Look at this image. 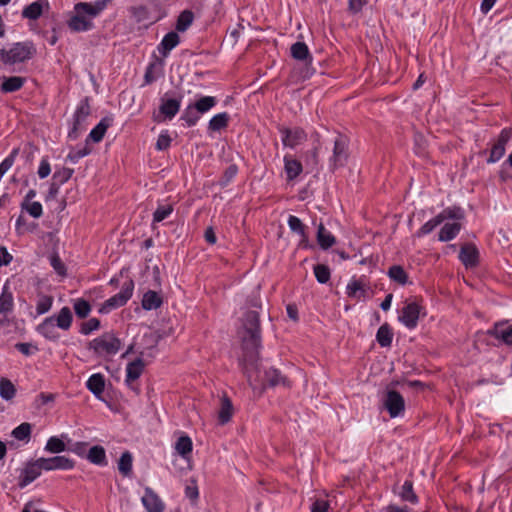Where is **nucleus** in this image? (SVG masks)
Segmentation results:
<instances>
[{"mask_svg": "<svg viewBox=\"0 0 512 512\" xmlns=\"http://www.w3.org/2000/svg\"><path fill=\"white\" fill-rule=\"evenodd\" d=\"M109 3L110 0H96L94 2H79L75 4L73 14L68 21V27L75 32L93 29V20L107 8Z\"/></svg>", "mask_w": 512, "mask_h": 512, "instance_id": "f257e3e1", "label": "nucleus"}, {"mask_svg": "<svg viewBox=\"0 0 512 512\" xmlns=\"http://www.w3.org/2000/svg\"><path fill=\"white\" fill-rule=\"evenodd\" d=\"M243 328V348L247 353V357L253 360L260 347L259 316L255 311L246 314Z\"/></svg>", "mask_w": 512, "mask_h": 512, "instance_id": "f03ea898", "label": "nucleus"}, {"mask_svg": "<svg viewBox=\"0 0 512 512\" xmlns=\"http://www.w3.org/2000/svg\"><path fill=\"white\" fill-rule=\"evenodd\" d=\"M35 48L30 42H18L8 49H0V62L4 65H14L30 59Z\"/></svg>", "mask_w": 512, "mask_h": 512, "instance_id": "7ed1b4c3", "label": "nucleus"}, {"mask_svg": "<svg viewBox=\"0 0 512 512\" xmlns=\"http://www.w3.org/2000/svg\"><path fill=\"white\" fill-rule=\"evenodd\" d=\"M88 347L97 356L108 358L119 352L121 348V341L112 333H104L91 340Z\"/></svg>", "mask_w": 512, "mask_h": 512, "instance_id": "20e7f679", "label": "nucleus"}, {"mask_svg": "<svg viewBox=\"0 0 512 512\" xmlns=\"http://www.w3.org/2000/svg\"><path fill=\"white\" fill-rule=\"evenodd\" d=\"M463 218L460 209H445L433 219L427 221L416 233L417 237H422L432 232L438 225L443 223L446 219L460 220Z\"/></svg>", "mask_w": 512, "mask_h": 512, "instance_id": "39448f33", "label": "nucleus"}, {"mask_svg": "<svg viewBox=\"0 0 512 512\" xmlns=\"http://www.w3.org/2000/svg\"><path fill=\"white\" fill-rule=\"evenodd\" d=\"M133 282L129 281L124 284L119 293L106 300L100 308L101 313H109L113 309L123 306L132 296Z\"/></svg>", "mask_w": 512, "mask_h": 512, "instance_id": "423d86ee", "label": "nucleus"}, {"mask_svg": "<svg viewBox=\"0 0 512 512\" xmlns=\"http://www.w3.org/2000/svg\"><path fill=\"white\" fill-rule=\"evenodd\" d=\"M383 406L391 418L400 417L405 411L404 398L394 390H388L383 397Z\"/></svg>", "mask_w": 512, "mask_h": 512, "instance_id": "0eeeda50", "label": "nucleus"}, {"mask_svg": "<svg viewBox=\"0 0 512 512\" xmlns=\"http://www.w3.org/2000/svg\"><path fill=\"white\" fill-rule=\"evenodd\" d=\"M38 459L44 471L70 470L75 466L74 461L66 456L41 457Z\"/></svg>", "mask_w": 512, "mask_h": 512, "instance_id": "6e6552de", "label": "nucleus"}, {"mask_svg": "<svg viewBox=\"0 0 512 512\" xmlns=\"http://www.w3.org/2000/svg\"><path fill=\"white\" fill-rule=\"evenodd\" d=\"M421 307L416 302H407L399 315V321L407 328L413 329L417 326Z\"/></svg>", "mask_w": 512, "mask_h": 512, "instance_id": "1a4fd4ad", "label": "nucleus"}, {"mask_svg": "<svg viewBox=\"0 0 512 512\" xmlns=\"http://www.w3.org/2000/svg\"><path fill=\"white\" fill-rule=\"evenodd\" d=\"M39 459L28 462L22 469L19 475V487L24 488L37 479L42 472Z\"/></svg>", "mask_w": 512, "mask_h": 512, "instance_id": "9d476101", "label": "nucleus"}, {"mask_svg": "<svg viewBox=\"0 0 512 512\" xmlns=\"http://www.w3.org/2000/svg\"><path fill=\"white\" fill-rule=\"evenodd\" d=\"M281 141L285 147L291 149L302 144L306 140V133L300 128H281Z\"/></svg>", "mask_w": 512, "mask_h": 512, "instance_id": "9b49d317", "label": "nucleus"}, {"mask_svg": "<svg viewBox=\"0 0 512 512\" xmlns=\"http://www.w3.org/2000/svg\"><path fill=\"white\" fill-rule=\"evenodd\" d=\"M512 136V130L511 129H503L497 139V141L493 144L490 156L487 160L488 163H495L499 161L503 155L505 154V146L507 142L510 140Z\"/></svg>", "mask_w": 512, "mask_h": 512, "instance_id": "f8f14e48", "label": "nucleus"}, {"mask_svg": "<svg viewBox=\"0 0 512 512\" xmlns=\"http://www.w3.org/2000/svg\"><path fill=\"white\" fill-rule=\"evenodd\" d=\"M141 502L147 512H164L165 504L150 487H145Z\"/></svg>", "mask_w": 512, "mask_h": 512, "instance_id": "ddd939ff", "label": "nucleus"}, {"mask_svg": "<svg viewBox=\"0 0 512 512\" xmlns=\"http://www.w3.org/2000/svg\"><path fill=\"white\" fill-rule=\"evenodd\" d=\"M143 370L144 362L140 358L127 364L125 382L131 389H134L133 383L141 376Z\"/></svg>", "mask_w": 512, "mask_h": 512, "instance_id": "4468645a", "label": "nucleus"}, {"mask_svg": "<svg viewBox=\"0 0 512 512\" xmlns=\"http://www.w3.org/2000/svg\"><path fill=\"white\" fill-rule=\"evenodd\" d=\"M48 8L49 3L46 0H38L26 6L22 11V16L30 20H36L42 15L43 10Z\"/></svg>", "mask_w": 512, "mask_h": 512, "instance_id": "2eb2a0df", "label": "nucleus"}, {"mask_svg": "<svg viewBox=\"0 0 512 512\" xmlns=\"http://www.w3.org/2000/svg\"><path fill=\"white\" fill-rule=\"evenodd\" d=\"M14 308V298L8 283H5L0 295V316L10 315Z\"/></svg>", "mask_w": 512, "mask_h": 512, "instance_id": "dca6fc26", "label": "nucleus"}, {"mask_svg": "<svg viewBox=\"0 0 512 512\" xmlns=\"http://www.w3.org/2000/svg\"><path fill=\"white\" fill-rule=\"evenodd\" d=\"M58 328L54 319L50 317L45 318L36 328L37 332L48 340H57L59 334L56 330Z\"/></svg>", "mask_w": 512, "mask_h": 512, "instance_id": "f3484780", "label": "nucleus"}, {"mask_svg": "<svg viewBox=\"0 0 512 512\" xmlns=\"http://www.w3.org/2000/svg\"><path fill=\"white\" fill-rule=\"evenodd\" d=\"M284 170L287 180L291 181L301 174L303 167L301 162L293 156L286 155L284 156Z\"/></svg>", "mask_w": 512, "mask_h": 512, "instance_id": "a211bd4d", "label": "nucleus"}, {"mask_svg": "<svg viewBox=\"0 0 512 512\" xmlns=\"http://www.w3.org/2000/svg\"><path fill=\"white\" fill-rule=\"evenodd\" d=\"M346 148V139L342 136L337 137L334 142L333 156L331 158L334 166L343 164L344 160L346 159Z\"/></svg>", "mask_w": 512, "mask_h": 512, "instance_id": "6ab92c4d", "label": "nucleus"}, {"mask_svg": "<svg viewBox=\"0 0 512 512\" xmlns=\"http://www.w3.org/2000/svg\"><path fill=\"white\" fill-rule=\"evenodd\" d=\"M66 439H68L66 434H62L61 436H52L47 440L44 450L51 454L64 452L66 450Z\"/></svg>", "mask_w": 512, "mask_h": 512, "instance_id": "aec40b11", "label": "nucleus"}, {"mask_svg": "<svg viewBox=\"0 0 512 512\" xmlns=\"http://www.w3.org/2000/svg\"><path fill=\"white\" fill-rule=\"evenodd\" d=\"M54 319L56 326L62 330L70 329L73 321V315L68 307H63L58 314L50 317Z\"/></svg>", "mask_w": 512, "mask_h": 512, "instance_id": "412c9836", "label": "nucleus"}, {"mask_svg": "<svg viewBox=\"0 0 512 512\" xmlns=\"http://www.w3.org/2000/svg\"><path fill=\"white\" fill-rule=\"evenodd\" d=\"M492 334L504 343L512 345V323L503 322L495 325Z\"/></svg>", "mask_w": 512, "mask_h": 512, "instance_id": "4be33fe9", "label": "nucleus"}, {"mask_svg": "<svg viewBox=\"0 0 512 512\" xmlns=\"http://www.w3.org/2000/svg\"><path fill=\"white\" fill-rule=\"evenodd\" d=\"M461 230V224L458 221L447 222L439 232V240L442 242L454 239Z\"/></svg>", "mask_w": 512, "mask_h": 512, "instance_id": "5701e85b", "label": "nucleus"}, {"mask_svg": "<svg viewBox=\"0 0 512 512\" xmlns=\"http://www.w3.org/2000/svg\"><path fill=\"white\" fill-rule=\"evenodd\" d=\"M87 388L97 397H99L105 388L104 376L100 373L92 374L87 380Z\"/></svg>", "mask_w": 512, "mask_h": 512, "instance_id": "b1692460", "label": "nucleus"}, {"mask_svg": "<svg viewBox=\"0 0 512 512\" xmlns=\"http://www.w3.org/2000/svg\"><path fill=\"white\" fill-rule=\"evenodd\" d=\"M366 286L359 280H351L346 287V293L349 297L361 300L366 296Z\"/></svg>", "mask_w": 512, "mask_h": 512, "instance_id": "393cba45", "label": "nucleus"}, {"mask_svg": "<svg viewBox=\"0 0 512 512\" xmlns=\"http://www.w3.org/2000/svg\"><path fill=\"white\" fill-rule=\"evenodd\" d=\"M459 258L466 267L474 266L477 263L478 250L472 245H465L460 251Z\"/></svg>", "mask_w": 512, "mask_h": 512, "instance_id": "a878e982", "label": "nucleus"}, {"mask_svg": "<svg viewBox=\"0 0 512 512\" xmlns=\"http://www.w3.org/2000/svg\"><path fill=\"white\" fill-rule=\"evenodd\" d=\"M317 241L322 249H328L336 242L335 237L324 227L323 224H319L318 226Z\"/></svg>", "mask_w": 512, "mask_h": 512, "instance_id": "bb28decb", "label": "nucleus"}, {"mask_svg": "<svg viewBox=\"0 0 512 512\" xmlns=\"http://www.w3.org/2000/svg\"><path fill=\"white\" fill-rule=\"evenodd\" d=\"M178 43H179L178 34L175 32H170L163 37V39L158 47L159 52L161 54H163L164 56H167V54L178 45Z\"/></svg>", "mask_w": 512, "mask_h": 512, "instance_id": "cd10ccee", "label": "nucleus"}, {"mask_svg": "<svg viewBox=\"0 0 512 512\" xmlns=\"http://www.w3.org/2000/svg\"><path fill=\"white\" fill-rule=\"evenodd\" d=\"M87 459L96 465L105 466L107 464L106 452L102 446H93L90 448Z\"/></svg>", "mask_w": 512, "mask_h": 512, "instance_id": "c85d7f7f", "label": "nucleus"}, {"mask_svg": "<svg viewBox=\"0 0 512 512\" xmlns=\"http://www.w3.org/2000/svg\"><path fill=\"white\" fill-rule=\"evenodd\" d=\"M193 448L192 440L189 436L183 435L175 443L176 452L184 459L188 458Z\"/></svg>", "mask_w": 512, "mask_h": 512, "instance_id": "c756f323", "label": "nucleus"}, {"mask_svg": "<svg viewBox=\"0 0 512 512\" xmlns=\"http://www.w3.org/2000/svg\"><path fill=\"white\" fill-rule=\"evenodd\" d=\"M265 378L270 386H289V381L277 369H268L265 372Z\"/></svg>", "mask_w": 512, "mask_h": 512, "instance_id": "7c9ffc66", "label": "nucleus"}, {"mask_svg": "<svg viewBox=\"0 0 512 512\" xmlns=\"http://www.w3.org/2000/svg\"><path fill=\"white\" fill-rule=\"evenodd\" d=\"M25 78L20 76H12L3 79L1 90L6 93L15 92L22 88Z\"/></svg>", "mask_w": 512, "mask_h": 512, "instance_id": "2f4dec72", "label": "nucleus"}, {"mask_svg": "<svg viewBox=\"0 0 512 512\" xmlns=\"http://www.w3.org/2000/svg\"><path fill=\"white\" fill-rule=\"evenodd\" d=\"M180 101L177 99H166L162 101L160 112L168 119H172L180 109Z\"/></svg>", "mask_w": 512, "mask_h": 512, "instance_id": "473e14b6", "label": "nucleus"}, {"mask_svg": "<svg viewBox=\"0 0 512 512\" xmlns=\"http://www.w3.org/2000/svg\"><path fill=\"white\" fill-rule=\"evenodd\" d=\"M162 304L161 296L155 291H148L143 295L142 307L145 310L157 309Z\"/></svg>", "mask_w": 512, "mask_h": 512, "instance_id": "72a5a7b5", "label": "nucleus"}, {"mask_svg": "<svg viewBox=\"0 0 512 512\" xmlns=\"http://www.w3.org/2000/svg\"><path fill=\"white\" fill-rule=\"evenodd\" d=\"M291 55L299 61L312 60L308 46L304 42H296L291 46Z\"/></svg>", "mask_w": 512, "mask_h": 512, "instance_id": "f704fd0d", "label": "nucleus"}, {"mask_svg": "<svg viewBox=\"0 0 512 512\" xmlns=\"http://www.w3.org/2000/svg\"><path fill=\"white\" fill-rule=\"evenodd\" d=\"M20 207L22 212H26L35 219L43 215V207L39 201L21 202Z\"/></svg>", "mask_w": 512, "mask_h": 512, "instance_id": "c9c22d12", "label": "nucleus"}, {"mask_svg": "<svg viewBox=\"0 0 512 512\" xmlns=\"http://www.w3.org/2000/svg\"><path fill=\"white\" fill-rule=\"evenodd\" d=\"M16 395L15 385L7 378L0 380V397L5 401H11Z\"/></svg>", "mask_w": 512, "mask_h": 512, "instance_id": "e433bc0d", "label": "nucleus"}, {"mask_svg": "<svg viewBox=\"0 0 512 512\" xmlns=\"http://www.w3.org/2000/svg\"><path fill=\"white\" fill-rule=\"evenodd\" d=\"M288 226L291 231L301 236V243L307 245L308 239L305 233V227L301 220L296 216L290 215L288 218Z\"/></svg>", "mask_w": 512, "mask_h": 512, "instance_id": "4c0bfd02", "label": "nucleus"}, {"mask_svg": "<svg viewBox=\"0 0 512 512\" xmlns=\"http://www.w3.org/2000/svg\"><path fill=\"white\" fill-rule=\"evenodd\" d=\"M233 415V406L231 401L227 397H223L221 400V407L218 412V420L221 424L227 423Z\"/></svg>", "mask_w": 512, "mask_h": 512, "instance_id": "58836bf2", "label": "nucleus"}, {"mask_svg": "<svg viewBox=\"0 0 512 512\" xmlns=\"http://www.w3.org/2000/svg\"><path fill=\"white\" fill-rule=\"evenodd\" d=\"M217 104V99L213 96H203L192 105L202 115L211 110Z\"/></svg>", "mask_w": 512, "mask_h": 512, "instance_id": "ea45409f", "label": "nucleus"}, {"mask_svg": "<svg viewBox=\"0 0 512 512\" xmlns=\"http://www.w3.org/2000/svg\"><path fill=\"white\" fill-rule=\"evenodd\" d=\"M376 339L382 347H388L391 345L393 333L387 324L380 326L376 334Z\"/></svg>", "mask_w": 512, "mask_h": 512, "instance_id": "a19ab883", "label": "nucleus"}, {"mask_svg": "<svg viewBox=\"0 0 512 512\" xmlns=\"http://www.w3.org/2000/svg\"><path fill=\"white\" fill-rule=\"evenodd\" d=\"M201 114L194 108L192 104H189L183 111L181 119L185 121L188 127L194 126L200 119Z\"/></svg>", "mask_w": 512, "mask_h": 512, "instance_id": "79ce46f5", "label": "nucleus"}, {"mask_svg": "<svg viewBox=\"0 0 512 512\" xmlns=\"http://www.w3.org/2000/svg\"><path fill=\"white\" fill-rule=\"evenodd\" d=\"M108 127H109V123L107 122V120H105V119L101 120L91 130V132L89 133L88 138L91 139L95 143L100 142L103 139V137H104Z\"/></svg>", "mask_w": 512, "mask_h": 512, "instance_id": "37998d69", "label": "nucleus"}, {"mask_svg": "<svg viewBox=\"0 0 512 512\" xmlns=\"http://www.w3.org/2000/svg\"><path fill=\"white\" fill-rule=\"evenodd\" d=\"M229 115L226 112L214 115L209 121V129L212 131H219L225 128L228 124Z\"/></svg>", "mask_w": 512, "mask_h": 512, "instance_id": "c03bdc74", "label": "nucleus"}, {"mask_svg": "<svg viewBox=\"0 0 512 512\" xmlns=\"http://www.w3.org/2000/svg\"><path fill=\"white\" fill-rule=\"evenodd\" d=\"M388 275L393 281L397 282L400 285H405L408 283V275L405 272V270L399 265H394L390 267Z\"/></svg>", "mask_w": 512, "mask_h": 512, "instance_id": "a18cd8bd", "label": "nucleus"}, {"mask_svg": "<svg viewBox=\"0 0 512 512\" xmlns=\"http://www.w3.org/2000/svg\"><path fill=\"white\" fill-rule=\"evenodd\" d=\"M399 496L403 501H407L410 503H416L417 502V496L415 495L413 491L412 482L405 481L401 487V490L399 492Z\"/></svg>", "mask_w": 512, "mask_h": 512, "instance_id": "49530a36", "label": "nucleus"}, {"mask_svg": "<svg viewBox=\"0 0 512 512\" xmlns=\"http://www.w3.org/2000/svg\"><path fill=\"white\" fill-rule=\"evenodd\" d=\"M73 308L79 318H85L91 312L90 304L81 298L74 300Z\"/></svg>", "mask_w": 512, "mask_h": 512, "instance_id": "de8ad7c7", "label": "nucleus"}, {"mask_svg": "<svg viewBox=\"0 0 512 512\" xmlns=\"http://www.w3.org/2000/svg\"><path fill=\"white\" fill-rule=\"evenodd\" d=\"M90 114V106L87 101V99L82 100L80 104L78 105L74 117H75V124L79 125L81 124L86 117Z\"/></svg>", "mask_w": 512, "mask_h": 512, "instance_id": "09e8293b", "label": "nucleus"}, {"mask_svg": "<svg viewBox=\"0 0 512 512\" xmlns=\"http://www.w3.org/2000/svg\"><path fill=\"white\" fill-rule=\"evenodd\" d=\"M193 22V13L191 11H183L177 20L176 29L180 32H184Z\"/></svg>", "mask_w": 512, "mask_h": 512, "instance_id": "8fccbe9b", "label": "nucleus"}, {"mask_svg": "<svg viewBox=\"0 0 512 512\" xmlns=\"http://www.w3.org/2000/svg\"><path fill=\"white\" fill-rule=\"evenodd\" d=\"M31 434V425L29 423H22L12 431V436L17 440L28 441Z\"/></svg>", "mask_w": 512, "mask_h": 512, "instance_id": "3c124183", "label": "nucleus"}, {"mask_svg": "<svg viewBox=\"0 0 512 512\" xmlns=\"http://www.w3.org/2000/svg\"><path fill=\"white\" fill-rule=\"evenodd\" d=\"M119 471L127 476L132 470V455L129 452H124L118 462Z\"/></svg>", "mask_w": 512, "mask_h": 512, "instance_id": "603ef678", "label": "nucleus"}, {"mask_svg": "<svg viewBox=\"0 0 512 512\" xmlns=\"http://www.w3.org/2000/svg\"><path fill=\"white\" fill-rule=\"evenodd\" d=\"M173 211V207L170 204L160 205L153 214V222L159 223L166 219Z\"/></svg>", "mask_w": 512, "mask_h": 512, "instance_id": "864d4df0", "label": "nucleus"}, {"mask_svg": "<svg viewBox=\"0 0 512 512\" xmlns=\"http://www.w3.org/2000/svg\"><path fill=\"white\" fill-rule=\"evenodd\" d=\"M17 154L18 149H13L12 152L0 163V180L6 174V172L13 166Z\"/></svg>", "mask_w": 512, "mask_h": 512, "instance_id": "5fc2aeb1", "label": "nucleus"}, {"mask_svg": "<svg viewBox=\"0 0 512 512\" xmlns=\"http://www.w3.org/2000/svg\"><path fill=\"white\" fill-rule=\"evenodd\" d=\"M314 274L319 283H326L330 279V270L327 266L318 264L314 267Z\"/></svg>", "mask_w": 512, "mask_h": 512, "instance_id": "6e6d98bb", "label": "nucleus"}, {"mask_svg": "<svg viewBox=\"0 0 512 512\" xmlns=\"http://www.w3.org/2000/svg\"><path fill=\"white\" fill-rule=\"evenodd\" d=\"M53 299L50 296H42L39 298L37 305H36V311L38 315H42L46 312H48L52 307Z\"/></svg>", "mask_w": 512, "mask_h": 512, "instance_id": "4d7b16f0", "label": "nucleus"}, {"mask_svg": "<svg viewBox=\"0 0 512 512\" xmlns=\"http://www.w3.org/2000/svg\"><path fill=\"white\" fill-rule=\"evenodd\" d=\"M15 348L25 356H31L38 352V347L32 343H17Z\"/></svg>", "mask_w": 512, "mask_h": 512, "instance_id": "13d9d810", "label": "nucleus"}, {"mask_svg": "<svg viewBox=\"0 0 512 512\" xmlns=\"http://www.w3.org/2000/svg\"><path fill=\"white\" fill-rule=\"evenodd\" d=\"M99 326H100L99 320L96 319V318H91V319H89L88 321H86L85 323L82 324L80 332L83 335H88L91 332L97 330L99 328Z\"/></svg>", "mask_w": 512, "mask_h": 512, "instance_id": "bf43d9fd", "label": "nucleus"}, {"mask_svg": "<svg viewBox=\"0 0 512 512\" xmlns=\"http://www.w3.org/2000/svg\"><path fill=\"white\" fill-rule=\"evenodd\" d=\"M171 143V138L167 131H163L158 136L157 142H156V149L159 151L166 150Z\"/></svg>", "mask_w": 512, "mask_h": 512, "instance_id": "052dcab7", "label": "nucleus"}, {"mask_svg": "<svg viewBox=\"0 0 512 512\" xmlns=\"http://www.w3.org/2000/svg\"><path fill=\"white\" fill-rule=\"evenodd\" d=\"M51 173V166L47 158H42L38 167L37 174L39 178L45 179Z\"/></svg>", "mask_w": 512, "mask_h": 512, "instance_id": "680f3d73", "label": "nucleus"}, {"mask_svg": "<svg viewBox=\"0 0 512 512\" xmlns=\"http://www.w3.org/2000/svg\"><path fill=\"white\" fill-rule=\"evenodd\" d=\"M90 153V150L88 148H83V149H79V150H76V151H72L68 154V159L75 163L77 162L79 159L83 158L84 156L88 155Z\"/></svg>", "mask_w": 512, "mask_h": 512, "instance_id": "e2e57ef3", "label": "nucleus"}, {"mask_svg": "<svg viewBox=\"0 0 512 512\" xmlns=\"http://www.w3.org/2000/svg\"><path fill=\"white\" fill-rule=\"evenodd\" d=\"M51 265L59 275H65V266L58 256H52L50 259Z\"/></svg>", "mask_w": 512, "mask_h": 512, "instance_id": "0e129e2a", "label": "nucleus"}, {"mask_svg": "<svg viewBox=\"0 0 512 512\" xmlns=\"http://www.w3.org/2000/svg\"><path fill=\"white\" fill-rule=\"evenodd\" d=\"M328 502L323 499L316 500L311 506V512H327Z\"/></svg>", "mask_w": 512, "mask_h": 512, "instance_id": "69168bd1", "label": "nucleus"}, {"mask_svg": "<svg viewBox=\"0 0 512 512\" xmlns=\"http://www.w3.org/2000/svg\"><path fill=\"white\" fill-rule=\"evenodd\" d=\"M365 3L366 0H349V8L353 12H359Z\"/></svg>", "mask_w": 512, "mask_h": 512, "instance_id": "338daca9", "label": "nucleus"}, {"mask_svg": "<svg viewBox=\"0 0 512 512\" xmlns=\"http://www.w3.org/2000/svg\"><path fill=\"white\" fill-rule=\"evenodd\" d=\"M205 240L210 244L216 243V235L212 227H208L204 233Z\"/></svg>", "mask_w": 512, "mask_h": 512, "instance_id": "774afa93", "label": "nucleus"}]
</instances>
